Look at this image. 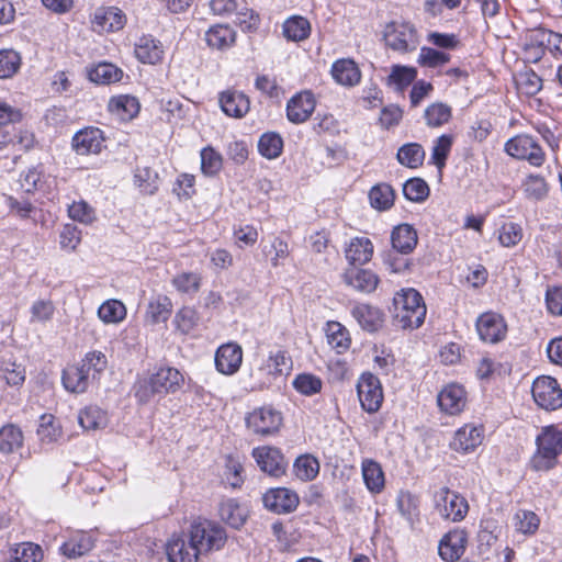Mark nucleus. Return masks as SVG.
<instances>
[{"label": "nucleus", "instance_id": "obj_23", "mask_svg": "<svg viewBox=\"0 0 562 562\" xmlns=\"http://www.w3.org/2000/svg\"><path fill=\"white\" fill-rule=\"evenodd\" d=\"M344 281L347 285L362 293H372L378 288L380 279L370 269L349 268L344 273Z\"/></svg>", "mask_w": 562, "mask_h": 562}, {"label": "nucleus", "instance_id": "obj_13", "mask_svg": "<svg viewBox=\"0 0 562 562\" xmlns=\"http://www.w3.org/2000/svg\"><path fill=\"white\" fill-rule=\"evenodd\" d=\"M385 42L394 50L415 49L418 43L416 30L409 23H392L386 30Z\"/></svg>", "mask_w": 562, "mask_h": 562}, {"label": "nucleus", "instance_id": "obj_63", "mask_svg": "<svg viewBox=\"0 0 562 562\" xmlns=\"http://www.w3.org/2000/svg\"><path fill=\"white\" fill-rule=\"evenodd\" d=\"M419 501L418 497L411 492L402 491L397 496V508L402 516L407 520H413L418 516Z\"/></svg>", "mask_w": 562, "mask_h": 562}, {"label": "nucleus", "instance_id": "obj_19", "mask_svg": "<svg viewBox=\"0 0 562 562\" xmlns=\"http://www.w3.org/2000/svg\"><path fill=\"white\" fill-rule=\"evenodd\" d=\"M218 103L222 111L231 117H244L250 109L248 97L237 90L227 89L220 93Z\"/></svg>", "mask_w": 562, "mask_h": 562}, {"label": "nucleus", "instance_id": "obj_48", "mask_svg": "<svg viewBox=\"0 0 562 562\" xmlns=\"http://www.w3.org/2000/svg\"><path fill=\"white\" fill-rule=\"evenodd\" d=\"M292 385L300 394L312 396L322 391L323 381L313 373H300L294 378Z\"/></svg>", "mask_w": 562, "mask_h": 562}, {"label": "nucleus", "instance_id": "obj_43", "mask_svg": "<svg viewBox=\"0 0 562 562\" xmlns=\"http://www.w3.org/2000/svg\"><path fill=\"white\" fill-rule=\"evenodd\" d=\"M23 445L22 430L13 425H4L0 429V451L3 453H12L20 449Z\"/></svg>", "mask_w": 562, "mask_h": 562}, {"label": "nucleus", "instance_id": "obj_62", "mask_svg": "<svg viewBox=\"0 0 562 562\" xmlns=\"http://www.w3.org/2000/svg\"><path fill=\"white\" fill-rule=\"evenodd\" d=\"M68 215L71 220L82 224H91L95 220V211L86 201L79 200L68 206Z\"/></svg>", "mask_w": 562, "mask_h": 562}, {"label": "nucleus", "instance_id": "obj_16", "mask_svg": "<svg viewBox=\"0 0 562 562\" xmlns=\"http://www.w3.org/2000/svg\"><path fill=\"white\" fill-rule=\"evenodd\" d=\"M252 457L261 471L280 476L285 472L286 462L279 449L263 446L252 450Z\"/></svg>", "mask_w": 562, "mask_h": 562}, {"label": "nucleus", "instance_id": "obj_41", "mask_svg": "<svg viewBox=\"0 0 562 562\" xmlns=\"http://www.w3.org/2000/svg\"><path fill=\"white\" fill-rule=\"evenodd\" d=\"M282 30L289 41L300 42L310 36L311 24L307 19L294 15L284 21Z\"/></svg>", "mask_w": 562, "mask_h": 562}, {"label": "nucleus", "instance_id": "obj_28", "mask_svg": "<svg viewBox=\"0 0 562 562\" xmlns=\"http://www.w3.org/2000/svg\"><path fill=\"white\" fill-rule=\"evenodd\" d=\"M351 315L358 324L367 331L373 333L382 327L383 313L375 306L366 303L356 304Z\"/></svg>", "mask_w": 562, "mask_h": 562}, {"label": "nucleus", "instance_id": "obj_59", "mask_svg": "<svg viewBox=\"0 0 562 562\" xmlns=\"http://www.w3.org/2000/svg\"><path fill=\"white\" fill-rule=\"evenodd\" d=\"M43 558V551L38 544L24 542L13 550L10 562H38Z\"/></svg>", "mask_w": 562, "mask_h": 562}, {"label": "nucleus", "instance_id": "obj_34", "mask_svg": "<svg viewBox=\"0 0 562 562\" xmlns=\"http://www.w3.org/2000/svg\"><path fill=\"white\" fill-rule=\"evenodd\" d=\"M236 40L235 31L228 25H214L205 33L207 45L216 49H227L232 47Z\"/></svg>", "mask_w": 562, "mask_h": 562}, {"label": "nucleus", "instance_id": "obj_27", "mask_svg": "<svg viewBox=\"0 0 562 562\" xmlns=\"http://www.w3.org/2000/svg\"><path fill=\"white\" fill-rule=\"evenodd\" d=\"M417 241V232L411 224L403 223L392 229V248L401 255L411 254L415 249Z\"/></svg>", "mask_w": 562, "mask_h": 562}, {"label": "nucleus", "instance_id": "obj_25", "mask_svg": "<svg viewBox=\"0 0 562 562\" xmlns=\"http://www.w3.org/2000/svg\"><path fill=\"white\" fill-rule=\"evenodd\" d=\"M374 246L368 237H353L346 245L345 257L352 266H363L373 256Z\"/></svg>", "mask_w": 562, "mask_h": 562}, {"label": "nucleus", "instance_id": "obj_50", "mask_svg": "<svg viewBox=\"0 0 562 562\" xmlns=\"http://www.w3.org/2000/svg\"><path fill=\"white\" fill-rule=\"evenodd\" d=\"M291 359L285 355V352L278 350L276 352H270L261 369L270 375H282L291 370Z\"/></svg>", "mask_w": 562, "mask_h": 562}, {"label": "nucleus", "instance_id": "obj_2", "mask_svg": "<svg viewBox=\"0 0 562 562\" xmlns=\"http://www.w3.org/2000/svg\"><path fill=\"white\" fill-rule=\"evenodd\" d=\"M184 382L183 374L176 368L162 367L154 372L148 379L140 381L136 387L135 395L143 402H148L151 396H165L176 393Z\"/></svg>", "mask_w": 562, "mask_h": 562}, {"label": "nucleus", "instance_id": "obj_12", "mask_svg": "<svg viewBox=\"0 0 562 562\" xmlns=\"http://www.w3.org/2000/svg\"><path fill=\"white\" fill-rule=\"evenodd\" d=\"M126 24V15L116 7H100L92 16V30L98 33L117 32Z\"/></svg>", "mask_w": 562, "mask_h": 562}, {"label": "nucleus", "instance_id": "obj_1", "mask_svg": "<svg viewBox=\"0 0 562 562\" xmlns=\"http://www.w3.org/2000/svg\"><path fill=\"white\" fill-rule=\"evenodd\" d=\"M394 319L403 329L418 328L426 317L423 296L415 289H403L393 300Z\"/></svg>", "mask_w": 562, "mask_h": 562}, {"label": "nucleus", "instance_id": "obj_46", "mask_svg": "<svg viewBox=\"0 0 562 562\" xmlns=\"http://www.w3.org/2000/svg\"><path fill=\"white\" fill-rule=\"evenodd\" d=\"M199 321V313L195 308L183 306L176 313L173 324L180 334L188 335L196 328Z\"/></svg>", "mask_w": 562, "mask_h": 562}, {"label": "nucleus", "instance_id": "obj_35", "mask_svg": "<svg viewBox=\"0 0 562 562\" xmlns=\"http://www.w3.org/2000/svg\"><path fill=\"white\" fill-rule=\"evenodd\" d=\"M21 114L8 103L0 101V150L13 142L11 124L19 121Z\"/></svg>", "mask_w": 562, "mask_h": 562}, {"label": "nucleus", "instance_id": "obj_15", "mask_svg": "<svg viewBox=\"0 0 562 562\" xmlns=\"http://www.w3.org/2000/svg\"><path fill=\"white\" fill-rule=\"evenodd\" d=\"M243 362V349L236 342L220 346L215 352V368L224 375L235 374Z\"/></svg>", "mask_w": 562, "mask_h": 562}, {"label": "nucleus", "instance_id": "obj_55", "mask_svg": "<svg viewBox=\"0 0 562 562\" xmlns=\"http://www.w3.org/2000/svg\"><path fill=\"white\" fill-rule=\"evenodd\" d=\"M415 77V68L395 65L391 69L387 82L390 86H394L396 89L403 90L414 81Z\"/></svg>", "mask_w": 562, "mask_h": 562}, {"label": "nucleus", "instance_id": "obj_45", "mask_svg": "<svg viewBox=\"0 0 562 562\" xmlns=\"http://www.w3.org/2000/svg\"><path fill=\"white\" fill-rule=\"evenodd\" d=\"M326 336L328 344L339 353L347 350L350 346L348 330L338 322L327 323Z\"/></svg>", "mask_w": 562, "mask_h": 562}, {"label": "nucleus", "instance_id": "obj_21", "mask_svg": "<svg viewBox=\"0 0 562 562\" xmlns=\"http://www.w3.org/2000/svg\"><path fill=\"white\" fill-rule=\"evenodd\" d=\"M467 542L468 535L464 530H451L440 540L439 555L445 561L453 562L464 553Z\"/></svg>", "mask_w": 562, "mask_h": 562}, {"label": "nucleus", "instance_id": "obj_52", "mask_svg": "<svg viewBox=\"0 0 562 562\" xmlns=\"http://www.w3.org/2000/svg\"><path fill=\"white\" fill-rule=\"evenodd\" d=\"M451 119V108L442 102L430 104L425 110V120L428 126L439 127Z\"/></svg>", "mask_w": 562, "mask_h": 562}, {"label": "nucleus", "instance_id": "obj_5", "mask_svg": "<svg viewBox=\"0 0 562 562\" xmlns=\"http://www.w3.org/2000/svg\"><path fill=\"white\" fill-rule=\"evenodd\" d=\"M432 502L435 512L447 521L460 522L469 512L467 498L447 486H442L434 493Z\"/></svg>", "mask_w": 562, "mask_h": 562}, {"label": "nucleus", "instance_id": "obj_11", "mask_svg": "<svg viewBox=\"0 0 562 562\" xmlns=\"http://www.w3.org/2000/svg\"><path fill=\"white\" fill-rule=\"evenodd\" d=\"M476 330L483 341L496 344L506 337L507 325L502 315L487 312L477 318Z\"/></svg>", "mask_w": 562, "mask_h": 562}, {"label": "nucleus", "instance_id": "obj_3", "mask_svg": "<svg viewBox=\"0 0 562 562\" xmlns=\"http://www.w3.org/2000/svg\"><path fill=\"white\" fill-rule=\"evenodd\" d=\"M537 451L531 458L536 471H548L555 467L557 458L562 452V431L551 425L542 428L536 439Z\"/></svg>", "mask_w": 562, "mask_h": 562}, {"label": "nucleus", "instance_id": "obj_53", "mask_svg": "<svg viewBox=\"0 0 562 562\" xmlns=\"http://www.w3.org/2000/svg\"><path fill=\"white\" fill-rule=\"evenodd\" d=\"M42 442L52 443L61 437V428L52 415H43L37 429Z\"/></svg>", "mask_w": 562, "mask_h": 562}, {"label": "nucleus", "instance_id": "obj_36", "mask_svg": "<svg viewBox=\"0 0 562 562\" xmlns=\"http://www.w3.org/2000/svg\"><path fill=\"white\" fill-rule=\"evenodd\" d=\"M425 156V149L420 144L407 143L398 148L396 159L402 166L416 169L423 165Z\"/></svg>", "mask_w": 562, "mask_h": 562}, {"label": "nucleus", "instance_id": "obj_58", "mask_svg": "<svg viewBox=\"0 0 562 562\" xmlns=\"http://www.w3.org/2000/svg\"><path fill=\"white\" fill-rule=\"evenodd\" d=\"M21 56L13 49L0 50V78L12 77L20 68Z\"/></svg>", "mask_w": 562, "mask_h": 562}, {"label": "nucleus", "instance_id": "obj_56", "mask_svg": "<svg viewBox=\"0 0 562 562\" xmlns=\"http://www.w3.org/2000/svg\"><path fill=\"white\" fill-rule=\"evenodd\" d=\"M135 183L146 194H154L158 190V175L148 167H138L134 175Z\"/></svg>", "mask_w": 562, "mask_h": 562}, {"label": "nucleus", "instance_id": "obj_4", "mask_svg": "<svg viewBox=\"0 0 562 562\" xmlns=\"http://www.w3.org/2000/svg\"><path fill=\"white\" fill-rule=\"evenodd\" d=\"M190 539L200 553H209L224 548L227 535L220 524L199 519L190 526Z\"/></svg>", "mask_w": 562, "mask_h": 562}, {"label": "nucleus", "instance_id": "obj_14", "mask_svg": "<svg viewBox=\"0 0 562 562\" xmlns=\"http://www.w3.org/2000/svg\"><path fill=\"white\" fill-rule=\"evenodd\" d=\"M263 505L276 514H289L296 509L299 496L285 487H276L267 491L262 496Z\"/></svg>", "mask_w": 562, "mask_h": 562}, {"label": "nucleus", "instance_id": "obj_33", "mask_svg": "<svg viewBox=\"0 0 562 562\" xmlns=\"http://www.w3.org/2000/svg\"><path fill=\"white\" fill-rule=\"evenodd\" d=\"M361 471L364 484L371 493L378 494L384 488V473L376 461L371 459L363 460Z\"/></svg>", "mask_w": 562, "mask_h": 562}, {"label": "nucleus", "instance_id": "obj_10", "mask_svg": "<svg viewBox=\"0 0 562 562\" xmlns=\"http://www.w3.org/2000/svg\"><path fill=\"white\" fill-rule=\"evenodd\" d=\"M439 408L448 415H458L467 406L468 393L463 385L449 383L437 395Z\"/></svg>", "mask_w": 562, "mask_h": 562}, {"label": "nucleus", "instance_id": "obj_40", "mask_svg": "<svg viewBox=\"0 0 562 562\" xmlns=\"http://www.w3.org/2000/svg\"><path fill=\"white\" fill-rule=\"evenodd\" d=\"M123 71L111 63H100L92 67L88 77L92 82L99 85H110L122 79Z\"/></svg>", "mask_w": 562, "mask_h": 562}, {"label": "nucleus", "instance_id": "obj_6", "mask_svg": "<svg viewBox=\"0 0 562 562\" xmlns=\"http://www.w3.org/2000/svg\"><path fill=\"white\" fill-rule=\"evenodd\" d=\"M504 150L515 159L526 160L533 167H541L546 161V153L538 142L528 134H519L509 138Z\"/></svg>", "mask_w": 562, "mask_h": 562}, {"label": "nucleus", "instance_id": "obj_32", "mask_svg": "<svg viewBox=\"0 0 562 562\" xmlns=\"http://www.w3.org/2000/svg\"><path fill=\"white\" fill-rule=\"evenodd\" d=\"M109 111L122 121L134 119L140 109L138 100L130 94H121L111 98L109 101Z\"/></svg>", "mask_w": 562, "mask_h": 562}, {"label": "nucleus", "instance_id": "obj_51", "mask_svg": "<svg viewBox=\"0 0 562 562\" xmlns=\"http://www.w3.org/2000/svg\"><path fill=\"white\" fill-rule=\"evenodd\" d=\"M498 526L494 519L484 518L480 522V530L477 533L479 550L481 553L490 550V548L497 540Z\"/></svg>", "mask_w": 562, "mask_h": 562}, {"label": "nucleus", "instance_id": "obj_18", "mask_svg": "<svg viewBox=\"0 0 562 562\" xmlns=\"http://www.w3.org/2000/svg\"><path fill=\"white\" fill-rule=\"evenodd\" d=\"M94 544L95 538L91 532L75 530L69 532L59 551L68 559H77L90 552Z\"/></svg>", "mask_w": 562, "mask_h": 562}, {"label": "nucleus", "instance_id": "obj_57", "mask_svg": "<svg viewBox=\"0 0 562 562\" xmlns=\"http://www.w3.org/2000/svg\"><path fill=\"white\" fill-rule=\"evenodd\" d=\"M451 146L452 137L450 135L443 134L435 140L431 150V162L436 165L439 170L445 167Z\"/></svg>", "mask_w": 562, "mask_h": 562}, {"label": "nucleus", "instance_id": "obj_37", "mask_svg": "<svg viewBox=\"0 0 562 562\" xmlns=\"http://www.w3.org/2000/svg\"><path fill=\"white\" fill-rule=\"evenodd\" d=\"M172 311V302L166 295L153 297L146 310V319L151 324L166 322Z\"/></svg>", "mask_w": 562, "mask_h": 562}, {"label": "nucleus", "instance_id": "obj_38", "mask_svg": "<svg viewBox=\"0 0 562 562\" xmlns=\"http://www.w3.org/2000/svg\"><path fill=\"white\" fill-rule=\"evenodd\" d=\"M201 282V274L193 271H181L171 279V284L177 292L190 296H193L199 292Z\"/></svg>", "mask_w": 562, "mask_h": 562}, {"label": "nucleus", "instance_id": "obj_17", "mask_svg": "<svg viewBox=\"0 0 562 562\" xmlns=\"http://www.w3.org/2000/svg\"><path fill=\"white\" fill-rule=\"evenodd\" d=\"M316 106V101L311 91H301L293 95L286 103V116L294 124L304 123L310 119Z\"/></svg>", "mask_w": 562, "mask_h": 562}, {"label": "nucleus", "instance_id": "obj_30", "mask_svg": "<svg viewBox=\"0 0 562 562\" xmlns=\"http://www.w3.org/2000/svg\"><path fill=\"white\" fill-rule=\"evenodd\" d=\"M92 378L78 364L69 366L63 371V385L68 392L81 394L88 390Z\"/></svg>", "mask_w": 562, "mask_h": 562}, {"label": "nucleus", "instance_id": "obj_31", "mask_svg": "<svg viewBox=\"0 0 562 562\" xmlns=\"http://www.w3.org/2000/svg\"><path fill=\"white\" fill-rule=\"evenodd\" d=\"M218 515L221 519L228 526L239 529L244 526L248 512L245 507L234 498L223 499L218 507Z\"/></svg>", "mask_w": 562, "mask_h": 562}, {"label": "nucleus", "instance_id": "obj_22", "mask_svg": "<svg viewBox=\"0 0 562 562\" xmlns=\"http://www.w3.org/2000/svg\"><path fill=\"white\" fill-rule=\"evenodd\" d=\"M201 554L190 540L187 542L184 535H173L167 543V557L170 562H196Z\"/></svg>", "mask_w": 562, "mask_h": 562}, {"label": "nucleus", "instance_id": "obj_49", "mask_svg": "<svg viewBox=\"0 0 562 562\" xmlns=\"http://www.w3.org/2000/svg\"><path fill=\"white\" fill-rule=\"evenodd\" d=\"M282 148L283 140L277 133H265L259 138L258 150L263 157L268 159H274L279 157L282 153Z\"/></svg>", "mask_w": 562, "mask_h": 562}, {"label": "nucleus", "instance_id": "obj_42", "mask_svg": "<svg viewBox=\"0 0 562 562\" xmlns=\"http://www.w3.org/2000/svg\"><path fill=\"white\" fill-rule=\"evenodd\" d=\"M395 192L387 183H379L371 188L369 200L372 207L379 211H386L394 204Z\"/></svg>", "mask_w": 562, "mask_h": 562}, {"label": "nucleus", "instance_id": "obj_24", "mask_svg": "<svg viewBox=\"0 0 562 562\" xmlns=\"http://www.w3.org/2000/svg\"><path fill=\"white\" fill-rule=\"evenodd\" d=\"M135 56L143 64L155 65L164 58L161 42L151 35H143L135 44Z\"/></svg>", "mask_w": 562, "mask_h": 562}, {"label": "nucleus", "instance_id": "obj_60", "mask_svg": "<svg viewBox=\"0 0 562 562\" xmlns=\"http://www.w3.org/2000/svg\"><path fill=\"white\" fill-rule=\"evenodd\" d=\"M403 194L412 202H422L428 196L429 187L419 178L409 179L403 186Z\"/></svg>", "mask_w": 562, "mask_h": 562}, {"label": "nucleus", "instance_id": "obj_26", "mask_svg": "<svg viewBox=\"0 0 562 562\" xmlns=\"http://www.w3.org/2000/svg\"><path fill=\"white\" fill-rule=\"evenodd\" d=\"M103 146L102 132L99 128H85L75 134L72 147L79 155L97 154Z\"/></svg>", "mask_w": 562, "mask_h": 562}, {"label": "nucleus", "instance_id": "obj_61", "mask_svg": "<svg viewBox=\"0 0 562 562\" xmlns=\"http://www.w3.org/2000/svg\"><path fill=\"white\" fill-rule=\"evenodd\" d=\"M524 192L528 199L542 200L548 194V184L544 178L531 175L527 177L524 184Z\"/></svg>", "mask_w": 562, "mask_h": 562}, {"label": "nucleus", "instance_id": "obj_64", "mask_svg": "<svg viewBox=\"0 0 562 562\" xmlns=\"http://www.w3.org/2000/svg\"><path fill=\"white\" fill-rule=\"evenodd\" d=\"M81 241V231L74 224L64 225L59 234V245L65 251L72 252Z\"/></svg>", "mask_w": 562, "mask_h": 562}, {"label": "nucleus", "instance_id": "obj_8", "mask_svg": "<svg viewBox=\"0 0 562 562\" xmlns=\"http://www.w3.org/2000/svg\"><path fill=\"white\" fill-rule=\"evenodd\" d=\"M246 425L256 435L269 436L280 429L282 415L271 406H262L248 414Z\"/></svg>", "mask_w": 562, "mask_h": 562}, {"label": "nucleus", "instance_id": "obj_44", "mask_svg": "<svg viewBox=\"0 0 562 562\" xmlns=\"http://www.w3.org/2000/svg\"><path fill=\"white\" fill-rule=\"evenodd\" d=\"M319 462L311 454L300 456L294 464V473L301 481L307 482L314 480L319 473Z\"/></svg>", "mask_w": 562, "mask_h": 562}, {"label": "nucleus", "instance_id": "obj_54", "mask_svg": "<svg viewBox=\"0 0 562 562\" xmlns=\"http://www.w3.org/2000/svg\"><path fill=\"white\" fill-rule=\"evenodd\" d=\"M516 85L521 93L535 95L541 90L542 80L535 71L526 70L518 74Z\"/></svg>", "mask_w": 562, "mask_h": 562}, {"label": "nucleus", "instance_id": "obj_9", "mask_svg": "<svg viewBox=\"0 0 562 562\" xmlns=\"http://www.w3.org/2000/svg\"><path fill=\"white\" fill-rule=\"evenodd\" d=\"M361 407L372 414L380 409L383 402V390L380 380L370 372L361 374L357 383Z\"/></svg>", "mask_w": 562, "mask_h": 562}, {"label": "nucleus", "instance_id": "obj_29", "mask_svg": "<svg viewBox=\"0 0 562 562\" xmlns=\"http://www.w3.org/2000/svg\"><path fill=\"white\" fill-rule=\"evenodd\" d=\"M334 80L345 87H353L360 82L361 72L357 64L351 59H338L331 66Z\"/></svg>", "mask_w": 562, "mask_h": 562}, {"label": "nucleus", "instance_id": "obj_39", "mask_svg": "<svg viewBox=\"0 0 562 562\" xmlns=\"http://www.w3.org/2000/svg\"><path fill=\"white\" fill-rule=\"evenodd\" d=\"M78 422L86 430H97L106 426L108 416L100 407L90 405L79 412Z\"/></svg>", "mask_w": 562, "mask_h": 562}, {"label": "nucleus", "instance_id": "obj_47", "mask_svg": "<svg viewBox=\"0 0 562 562\" xmlns=\"http://www.w3.org/2000/svg\"><path fill=\"white\" fill-rule=\"evenodd\" d=\"M98 316L105 324H116L125 318L126 308L119 300H108L99 307Z\"/></svg>", "mask_w": 562, "mask_h": 562}, {"label": "nucleus", "instance_id": "obj_7", "mask_svg": "<svg viewBox=\"0 0 562 562\" xmlns=\"http://www.w3.org/2000/svg\"><path fill=\"white\" fill-rule=\"evenodd\" d=\"M536 404L546 411H555L562 406V389L558 381L549 375L537 378L531 387Z\"/></svg>", "mask_w": 562, "mask_h": 562}, {"label": "nucleus", "instance_id": "obj_20", "mask_svg": "<svg viewBox=\"0 0 562 562\" xmlns=\"http://www.w3.org/2000/svg\"><path fill=\"white\" fill-rule=\"evenodd\" d=\"M483 441L482 426L467 424L459 428L450 446L453 450L462 453L474 451Z\"/></svg>", "mask_w": 562, "mask_h": 562}]
</instances>
